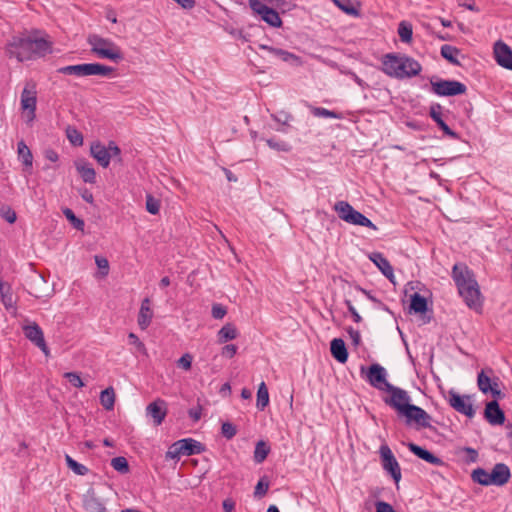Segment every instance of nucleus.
Masks as SVG:
<instances>
[{
  "label": "nucleus",
  "instance_id": "412c9836",
  "mask_svg": "<svg viewBox=\"0 0 512 512\" xmlns=\"http://www.w3.org/2000/svg\"><path fill=\"white\" fill-rule=\"evenodd\" d=\"M442 106L440 104H433L430 107L429 115L430 117L437 123L438 127L443 131V133L453 139H458L459 135L453 131L442 119Z\"/></svg>",
  "mask_w": 512,
  "mask_h": 512
},
{
  "label": "nucleus",
  "instance_id": "dca6fc26",
  "mask_svg": "<svg viewBox=\"0 0 512 512\" xmlns=\"http://www.w3.org/2000/svg\"><path fill=\"white\" fill-rule=\"evenodd\" d=\"M495 60L501 67L512 71V49L503 41L494 44Z\"/></svg>",
  "mask_w": 512,
  "mask_h": 512
},
{
  "label": "nucleus",
  "instance_id": "c03bdc74",
  "mask_svg": "<svg viewBox=\"0 0 512 512\" xmlns=\"http://www.w3.org/2000/svg\"><path fill=\"white\" fill-rule=\"evenodd\" d=\"M334 4L348 15L357 16L359 11L351 0H332Z\"/></svg>",
  "mask_w": 512,
  "mask_h": 512
},
{
  "label": "nucleus",
  "instance_id": "473e14b6",
  "mask_svg": "<svg viewBox=\"0 0 512 512\" xmlns=\"http://www.w3.org/2000/svg\"><path fill=\"white\" fill-rule=\"evenodd\" d=\"M440 53L441 56L449 63L458 66L460 65V62L457 59V55L460 54V50L458 48L445 44L441 47Z\"/></svg>",
  "mask_w": 512,
  "mask_h": 512
},
{
  "label": "nucleus",
  "instance_id": "f3484780",
  "mask_svg": "<svg viewBox=\"0 0 512 512\" xmlns=\"http://www.w3.org/2000/svg\"><path fill=\"white\" fill-rule=\"evenodd\" d=\"M146 414L153 419L155 426H159L167 415V403L163 399H156L146 407Z\"/></svg>",
  "mask_w": 512,
  "mask_h": 512
},
{
  "label": "nucleus",
  "instance_id": "72a5a7b5",
  "mask_svg": "<svg viewBox=\"0 0 512 512\" xmlns=\"http://www.w3.org/2000/svg\"><path fill=\"white\" fill-rule=\"evenodd\" d=\"M334 210L337 212L340 219L345 222L350 221L349 215L353 214L355 209L347 201H338L334 205Z\"/></svg>",
  "mask_w": 512,
  "mask_h": 512
},
{
  "label": "nucleus",
  "instance_id": "bb28decb",
  "mask_svg": "<svg viewBox=\"0 0 512 512\" xmlns=\"http://www.w3.org/2000/svg\"><path fill=\"white\" fill-rule=\"evenodd\" d=\"M0 298L7 310L15 307L16 297L12 291L11 285L4 280H0Z\"/></svg>",
  "mask_w": 512,
  "mask_h": 512
},
{
  "label": "nucleus",
  "instance_id": "2f4dec72",
  "mask_svg": "<svg viewBox=\"0 0 512 512\" xmlns=\"http://www.w3.org/2000/svg\"><path fill=\"white\" fill-rule=\"evenodd\" d=\"M350 221L347 223L353 224V225H359L363 227H367L373 230H377V226L372 223L370 219H368L365 215H363L361 212L355 210L353 214L349 215Z\"/></svg>",
  "mask_w": 512,
  "mask_h": 512
},
{
  "label": "nucleus",
  "instance_id": "ea45409f",
  "mask_svg": "<svg viewBox=\"0 0 512 512\" xmlns=\"http://www.w3.org/2000/svg\"><path fill=\"white\" fill-rule=\"evenodd\" d=\"M260 17L272 27H280L282 25V20L278 12L271 7H268Z\"/></svg>",
  "mask_w": 512,
  "mask_h": 512
},
{
  "label": "nucleus",
  "instance_id": "603ef678",
  "mask_svg": "<svg viewBox=\"0 0 512 512\" xmlns=\"http://www.w3.org/2000/svg\"><path fill=\"white\" fill-rule=\"evenodd\" d=\"M67 137L69 141L75 146H81L83 144L82 134L75 128L67 129Z\"/></svg>",
  "mask_w": 512,
  "mask_h": 512
},
{
  "label": "nucleus",
  "instance_id": "9d476101",
  "mask_svg": "<svg viewBox=\"0 0 512 512\" xmlns=\"http://www.w3.org/2000/svg\"><path fill=\"white\" fill-rule=\"evenodd\" d=\"M379 452L383 469L391 475L396 483H398L401 479V468L391 449L388 445L384 444L380 446Z\"/></svg>",
  "mask_w": 512,
  "mask_h": 512
},
{
  "label": "nucleus",
  "instance_id": "de8ad7c7",
  "mask_svg": "<svg viewBox=\"0 0 512 512\" xmlns=\"http://www.w3.org/2000/svg\"><path fill=\"white\" fill-rule=\"evenodd\" d=\"M312 114L316 117H323V118H334V119H341L342 115L336 111L328 110L326 108L322 107H314L311 110Z\"/></svg>",
  "mask_w": 512,
  "mask_h": 512
},
{
  "label": "nucleus",
  "instance_id": "0e129e2a",
  "mask_svg": "<svg viewBox=\"0 0 512 512\" xmlns=\"http://www.w3.org/2000/svg\"><path fill=\"white\" fill-rule=\"evenodd\" d=\"M211 314L215 319H222L227 314V309L221 304H213Z\"/></svg>",
  "mask_w": 512,
  "mask_h": 512
},
{
  "label": "nucleus",
  "instance_id": "864d4df0",
  "mask_svg": "<svg viewBox=\"0 0 512 512\" xmlns=\"http://www.w3.org/2000/svg\"><path fill=\"white\" fill-rule=\"evenodd\" d=\"M221 433L223 437L230 440L237 434V428L231 422H223L221 426Z\"/></svg>",
  "mask_w": 512,
  "mask_h": 512
},
{
  "label": "nucleus",
  "instance_id": "a878e982",
  "mask_svg": "<svg viewBox=\"0 0 512 512\" xmlns=\"http://www.w3.org/2000/svg\"><path fill=\"white\" fill-rule=\"evenodd\" d=\"M24 335L36 346H44V334L40 326L33 322L23 327Z\"/></svg>",
  "mask_w": 512,
  "mask_h": 512
},
{
  "label": "nucleus",
  "instance_id": "0eeeda50",
  "mask_svg": "<svg viewBox=\"0 0 512 512\" xmlns=\"http://www.w3.org/2000/svg\"><path fill=\"white\" fill-rule=\"evenodd\" d=\"M432 91L439 96H456L464 94L467 87L456 80H430Z\"/></svg>",
  "mask_w": 512,
  "mask_h": 512
},
{
  "label": "nucleus",
  "instance_id": "e433bc0d",
  "mask_svg": "<svg viewBox=\"0 0 512 512\" xmlns=\"http://www.w3.org/2000/svg\"><path fill=\"white\" fill-rule=\"evenodd\" d=\"M100 403L106 410H112L115 404V391L113 387H108L100 393Z\"/></svg>",
  "mask_w": 512,
  "mask_h": 512
},
{
  "label": "nucleus",
  "instance_id": "f03ea898",
  "mask_svg": "<svg viewBox=\"0 0 512 512\" xmlns=\"http://www.w3.org/2000/svg\"><path fill=\"white\" fill-rule=\"evenodd\" d=\"M452 278L467 306L475 310L481 308V292L472 270L465 264L456 263L452 269Z\"/></svg>",
  "mask_w": 512,
  "mask_h": 512
},
{
  "label": "nucleus",
  "instance_id": "423d86ee",
  "mask_svg": "<svg viewBox=\"0 0 512 512\" xmlns=\"http://www.w3.org/2000/svg\"><path fill=\"white\" fill-rule=\"evenodd\" d=\"M386 392L390 394V397L384 398L385 404L395 409L400 415L408 406L412 405L410 403L411 398L406 390L387 384Z\"/></svg>",
  "mask_w": 512,
  "mask_h": 512
},
{
  "label": "nucleus",
  "instance_id": "bf43d9fd",
  "mask_svg": "<svg viewBox=\"0 0 512 512\" xmlns=\"http://www.w3.org/2000/svg\"><path fill=\"white\" fill-rule=\"evenodd\" d=\"M129 343L134 345L136 350L142 354H146V347L143 342L140 341L138 336L134 333H129L128 335Z\"/></svg>",
  "mask_w": 512,
  "mask_h": 512
},
{
  "label": "nucleus",
  "instance_id": "69168bd1",
  "mask_svg": "<svg viewBox=\"0 0 512 512\" xmlns=\"http://www.w3.org/2000/svg\"><path fill=\"white\" fill-rule=\"evenodd\" d=\"M345 305L347 306V309L348 311L351 313L352 317H353V320L356 322V323H360L362 321V317L360 316V314L357 312V310L355 309V307L352 305V302L348 299L345 300Z\"/></svg>",
  "mask_w": 512,
  "mask_h": 512
},
{
  "label": "nucleus",
  "instance_id": "338daca9",
  "mask_svg": "<svg viewBox=\"0 0 512 512\" xmlns=\"http://www.w3.org/2000/svg\"><path fill=\"white\" fill-rule=\"evenodd\" d=\"M375 507L376 512H396L391 504L384 501H377Z\"/></svg>",
  "mask_w": 512,
  "mask_h": 512
},
{
  "label": "nucleus",
  "instance_id": "aec40b11",
  "mask_svg": "<svg viewBox=\"0 0 512 512\" xmlns=\"http://www.w3.org/2000/svg\"><path fill=\"white\" fill-rule=\"evenodd\" d=\"M407 447L418 458H420L432 465L443 466L445 464L441 458H439L438 456L434 455L429 450H427L415 443H408Z\"/></svg>",
  "mask_w": 512,
  "mask_h": 512
},
{
  "label": "nucleus",
  "instance_id": "09e8293b",
  "mask_svg": "<svg viewBox=\"0 0 512 512\" xmlns=\"http://www.w3.org/2000/svg\"><path fill=\"white\" fill-rule=\"evenodd\" d=\"M477 383H478L479 390L481 392H483L484 394H487L489 392V390H491V387L493 385L491 383L490 377L485 375L484 371H481L478 374Z\"/></svg>",
  "mask_w": 512,
  "mask_h": 512
},
{
  "label": "nucleus",
  "instance_id": "f8f14e48",
  "mask_svg": "<svg viewBox=\"0 0 512 512\" xmlns=\"http://www.w3.org/2000/svg\"><path fill=\"white\" fill-rule=\"evenodd\" d=\"M386 370L384 367H382L380 364L375 363L368 367L366 372V380L369 382V384L378 389L387 391V384H390L386 380Z\"/></svg>",
  "mask_w": 512,
  "mask_h": 512
},
{
  "label": "nucleus",
  "instance_id": "39448f33",
  "mask_svg": "<svg viewBox=\"0 0 512 512\" xmlns=\"http://www.w3.org/2000/svg\"><path fill=\"white\" fill-rule=\"evenodd\" d=\"M90 153L103 168L109 166L111 158L117 157L121 161V150L114 141H110L108 146L100 141L94 142L91 144Z\"/></svg>",
  "mask_w": 512,
  "mask_h": 512
},
{
  "label": "nucleus",
  "instance_id": "3c124183",
  "mask_svg": "<svg viewBox=\"0 0 512 512\" xmlns=\"http://www.w3.org/2000/svg\"><path fill=\"white\" fill-rule=\"evenodd\" d=\"M146 210L153 215L159 213L160 210V200L152 196L151 194L146 195Z\"/></svg>",
  "mask_w": 512,
  "mask_h": 512
},
{
  "label": "nucleus",
  "instance_id": "a211bd4d",
  "mask_svg": "<svg viewBox=\"0 0 512 512\" xmlns=\"http://www.w3.org/2000/svg\"><path fill=\"white\" fill-rule=\"evenodd\" d=\"M484 417L491 425H502L505 422V414L497 400H492L486 404Z\"/></svg>",
  "mask_w": 512,
  "mask_h": 512
},
{
  "label": "nucleus",
  "instance_id": "6ab92c4d",
  "mask_svg": "<svg viewBox=\"0 0 512 512\" xmlns=\"http://www.w3.org/2000/svg\"><path fill=\"white\" fill-rule=\"evenodd\" d=\"M511 478L510 468L505 463H497L490 472L491 485L503 486Z\"/></svg>",
  "mask_w": 512,
  "mask_h": 512
},
{
  "label": "nucleus",
  "instance_id": "f704fd0d",
  "mask_svg": "<svg viewBox=\"0 0 512 512\" xmlns=\"http://www.w3.org/2000/svg\"><path fill=\"white\" fill-rule=\"evenodd\" d=\"M269 404V392L265 382H261L258 386L256 406L263 411Z\"/></svg>",
  "mask_w": 512,
  "mask_h": 512
},
{
  "label": "nucleus",
  "instance_id": "20e7f679",
  "mask_svg": "<svg viewBox=\"0 0 512 512\" xmlns=\"http://www.w3.org/2000/svg\"><path fill=\"white\" fill-rule=\"evenodd\" d=\"M112 72H114V68L101 64V63H83L77 65H68L64 67H60L57 69V73L63 75H74L77 77H86V76H103L107 77Z\"/></svg>",
  "mask_w": 512,
  "mask_h": 512
},
{
  "label": "nucleus",
  "instance_id": "a19ab883",
  "mask_svg": "<svg viewBox=\"0 0 512 512\" xmlns=\"http://www.w3.org/2000/svg\"><path fill=\"white\" fill-rule=\"evenodd\" d=\"M259 48L268 51L272 55L281 58L285 62L289 61L290 59L296 58L294 54L280 48H274L264 44H260Z\"/></svg>",
  "mask_w": 512,
  "mask_h": 512
},
{
  "label": "nucleus",
  "instance_id": "6e6552de",
  "mask_svg": "<svg viewBox=\"0 0 512 512\" xmlns=\"http://www.w3.org/2000/svg\"><path fill=\"white\" fill-rule=\"evenodd\" d=\"M37 91L35 84L27 83L21 93V109L25 112L28 122L36 117Z\"/></svg>",
  "mask_w": 512,
  "mask_h": 512
},
{
  "label": "nucleus",
  "instance_id": "b1692460",
  "mask_svg": "<svg viewBox=\"0 0 512 512\" xmlns=\"http://www.w3.org/2000/svg\"><path fill=\"white\" fill-rule=\"evenodd\" d=\"M369 259L379 268L382 274L393 282L394 273L389 261L379 252L370 254Z\"/></svg>",
  "mask_w": 512,
  "mask_h": 512
},
{
  "label": "nucleus",
  "instance_id": "052dcab7",
  "mask_svg": "<svg viewBox=\"0 0 512 512\" xmlns=\"http://www.w3.org/2000/svg\"><path fill=\"white\" fill-rule=\"evenodd\" d=\"M269 489V482H265L263 479H260L255 486L254 496L257 498H262L266 495Z\"/></svg>",
  "mask_w": 512,
  "mask_h": 512
},
{
  "label": "nucleus",
  "instance_id": "a18cd8bd",
  "mask_svg": "<svg viewBox=\"0 0 512 512\" xmlns=\"http://www.w3.org/2000/svg\"><path fill=\"white\" fill-rule=\"evenodd\" d=\"M63 214L65 215L66 219L72 224V226L77 230H83L85 223L82 219L78 218L74 212L70 208H65L63 210Z\"/></svg>",
  "mask_w": 512,
  "mask_h": 512
},
{
  "label": "nucleus",
  "instance_id": "9b49d317",
  "mask_svg": "<svg viewBox=\"0 0 512 512\" xmlns=\"http://www.w3.org/2000/svg\"><path fill=\"white\" fill-rule=\"evenodd\" d=\"M28 292L35 298H42L49 297L53 289L42 274L35 272L28 278Z\"/></svg>",
  "mask_w": 512,
  "mask_h": 512
},
{
  "label": "nucleus",
  "instance_id": "79ce46f5",
  "mask_svg": "<svg viewBox=\"0 0 512 512\" xmlns=\"http://www.w3.org/2000/svg\"><path fill=\"white\" fill-rule=\"evenodd\" d=\"M65 461L68 468L71 469L77 475L84 476L89 471L85 465L78 463L68 454L65 455Z\"/></svg>",
  "mask_w": 512,
  "mask_h": 512
},
{
  "label": "nucleus",
  "instance_id": "774afa93",
  "mask_svg": "<svg viewBox=\"0 0 512 512\" xmlns=\"http://www.w3.org/2000/svg\"><path fill=\"white\" fill-rule=\"evenodd\" d=\"M347 332L352 339V343L354 346H358L361 342V335L358 330H355L353 327H348Z\"/></svg>",
  "mask_w": 512,
  "mask_h": 512
},
{
  "label": "nucleus",
  "instance_id": "2eb2a0df",
  "mask_svg": "<svg viewBox=\"0 0 512 512\" xmlns=\"http://www.w3.org/2000/svg\"><path fill=\"white\" fill-rule=\"evenodd\" d=\"M401 61L402 55L394 53L384 55L382 59L383 72L390 77L400 79V72L402 71Z\"/></svg>",
  "mask_w": 512,
  "mask_h": 512
},
{
  "label": "nucleus",
  "instance_id": "4c0bfd02",
  "mask_svg": "<svg viewBox=\"0 0 512 512\" xmlns=\"http://www.w3.org/2000/svg\"><path fill=\"white\" fill-rule=\"evenodd\" d=\"M270 453V446L263 440L256 443L254 450V461L258 464L262 463Z\"/></svg>",
  "mask_w": 512,
  "mask_h": 512
},
{
  "label": "nucleus",
  "instance_id": "ddd939ff",
  "mask_svg": "<svg viewBox=\"0 0 512 512\" xmlns=\"http://www.w3.org/2000/svg\"><path fill=\"white\" fill-rule=\"evenodd\" d=\"M401 415L406 417L407 424H410L412 421H414L420 427H431V416L419 406L412 404L411 406H408Z\"/></svg>",
  "mask_w": 512,
  "mask_h": 512
},
{
  "label": "nucleus",
  "instance_id": "4d7b16f0",
  "mask_svg": "<svg viewBox=\"0 0 512 512\" xmlns=\"http://www.w3.org/2000/svg\"><path fill=\"white\" fill-rule=\"evenodd\" d=\"M183 455V450L180 448L179 440L174 442L166 452V459H179Z\"/></svg>",
  "mask_w": 512,
  "mask_h": 512
},
{
  "label": "nucleus",
  "instance_id": "393cba45",
  "mask_svg": "<svg viewBox=\"0 0 512 512\" xmlns=\"http://www.w3.org/2000/svg\"><path fill=\"white\" fill-rule=\"evenodd\" d=\"M330 352L339 363L344 364L347 362L348 351L343 339L334 338L330 343Z\"/></svg>",
  "mask_w": 512,
  "mask_h": 512
},
{
  "label": "nucleus",
  "instance_id": "cd10ccee",
  "mask_svg": "<svg viewBox=\"0 0 512 512\" xmlns=\"http://www.w3.org/2000/svg\"><path fill=\"white\" fill-rule=\"evenodd\" d=\"M75 167L85 183H95L96 172L90 163L85 160H80L75 162Z\"/></svg>",
  "mask_w": 512,
  "mask_h": 512
},
{
  "label": "nucleus",
  "instance_id": "5701e85b",
  "mask_svg": "<svg viewBox=\"0 0 512 512\" xmlns=\"http://www.w3.org/2000/svg\"><path fill=\"white\" fill-rule=\"evenodd\" d=\"M410 313L425 315L428 310L427 299L415 292L411 295L410 298ZM424 323H428L431 320V317L423 316Z\"/></svg>",
  "mask_w": 512,
  "mask_h": 512
},
{
  "label": "nucleus",
  "instance_id": "7c9ffc66",
  "mask_svg": "<svg viewBox=\"0 0 512 512\" xmlns=\"http://www.w3.org/2000/svg\"><path fill=\"white\" fill-rule=\"evenodd\" d=\"M17 146L18 158L24 165V170L30 171L33 165V155L31 150L23 140L19 141Z\"/></svg>",
  "mask_w": 512,
  "mask_h": 512
},
{
  "label": "nucleus",
  "instance_id": "4be33fe9",
  "mask_svg": "<svg viewBox=\"0 0 512 512\" xmlns=\"http://www.w3.org/2000/svg\"><path fill=\"white\" fill-rule=\"evenodd\" d=\"M401 66L400 79L417 76L422 70V66L418 61L406 55H402Z\"/></svg>",
  "mask_w": 512,
  "mask_h": 512
},
{
  "label": "nucleus",
  "instance_id": "13d9d810",
  "mask_svg": "<svg viewBox=\"0 0 512 512\" xmlns=\"http://www.w3.org/2000/svg\"><path fill=\"white\" fill-rule=\"evenodd\" d=\"M249 7L254 13L261 16L269 6L261 0H249Z\"/></svg>",
  "mask_w": 512,
  "mask_h": 512
},
{
  "label": "nucleus",
  "instance_id": "c756f323",
  "mask_svg": "<svg viewBox=\"0 0 512 512\" xmlns=\"http://www.w3.org/2000/svg\"><path fill=\"white\" fill-rule=\"evenodd\" d=\"M153 317V311L150 308L149 298H145L140 307L138 314V325L142 330H145L151 323Z\"/></svg>",
  "mask_w": 512,
  "mask_h": 512
},
{
  "label": "nucleus",
  "instance_id": "c85d7f7f",
  "mask_svg": "<svg viewBox=\"0 0 512 512\" xmlns=\"http://www.w3.org/2000/svg\"><path fill=\"white\" fill-rule=\"evenodd\" d=\"M180 448L183 450V455L191 456L200 454L205 450L204 445L192 438H185L179 440Z\"/></svg>",
  "mask_w": 512,
  "mask_h": 512
},
{
  "label": "nucleus",
  "instance_id": "5fc2aeb1",
  "mask_svg": "<svg viewBox=\"0 0 512 512\" xmlns=\"http://www.w3.org/2000/svg\"><path fill=\"white\" fill-rule=\"evenodd\" d=\"M64 378H66L69 383L76 387V388H82L85 386L84 382L82 381L80 375L77 372H66L64 373Z\"/></svg>",
  "mask_w": 512,
  "mask_h": 512
},
{
  "label": "nucleus",
  "instance_id": "1a4fd4ad",
  "mask_svg": "<svg viewBox=\"0 0 512 512\" xmlns=\"http://www.w3.org/2000/svg\"><path fill=\"white\" fill-rule=\"evenodd\" d=\"M448 403L458 413L473 418L475 415V409L470 395H460L454 390L448 392Z\"/></svg>",
  "mask_w": 512,
  "mask_h": 512
},
{
  "label": "nucleus",
  "instance_id": "f257e3e1",
  "mask_svg": "<svg viewBox=\"0 0 512 512\" xmlns=\"http://www.w3.org/2000/svg\"><path fill=\"white\" fill-rule=\"evenodd\" d=\"M6 54L19 62L43 57L52 51V44L44 38L32 35H15L6 44Z\"/></svg>",
  "mask_w": 512,
  "mask_h": 512
},
{
  "label": "nucleus",
  "instance_id": "58836bf2",
  "mask_svg": "<svg viewBox=\"0 0 512 512\" xmlns=\"http://www.w3.org/2000/svg\"><path fill=\"white\" fill-rule=\"evenodd\" d=\"M490 473L487 472L484 468H476L471 473V479L473 482L478 483L483 486H490Z\"/></svg>",
  "mask_w": 512,
  "mask_h": 512
},
{
  "label": "nucleus",
  "instance_id": "49530a36",
  "mask_svg": "<svg viewBox=\"0 0 512 512\" xmlns=\"http://www.w3.org/2000/svg\"><path fill=\"white\" fill-rule=\"evenodd\" d=\"M111 466L119 473L126 474L129 472V464L125 457L118 456L111 460Z\"/></svg>",
  "mask_w": 512,
  "mask_h": 512
},
{
  "label": "nucleus",
  "instance_id": "c9c22d12",
  "mask_svg": "<svg viewBox=\"0 0 512 512\" xmlns=\"http://www.w3.org/2000/svg\"><path fill=\"white\" fill-rule=\"evenodd\" d=\"M237 337V329L231 324H225L218 332V341L220 343H226L229 340H233Z\"/></svg>",
  "mask_w": 512,
  "mask_h": 512
},
{
  "label": "nucleus",
  "instance_id": "4468645a",
  "mask_svg": "<svg viewBox=\"0 0 512 512\" xmlns=\"http://www.w3.org/2000/svg\"><path fill=\"white\" fill-rule=\"evenodd\" d=\"M83 507L87 512H106L105 499L94 488L83 495Z\"/></svg>",
  "mask_w": 512,
  "mask_h": 512
},
{
  "label": "nucleus",
  "instance_id": "37998d69",
  "mask_svg": "<svg viewBox=\"0 0 512 512\" xmlns=\"http://www.w3.org/2000/svg\"><path fill=\"white\" fill-rule=\"evenodd\" d=\"M398 34L402 42L409 43L412 40V25L406 21H402L398 26Z\"/></svg>",
  "mask_w": 512,
  "mask_h": 512
},
{
  "label": "nucleus",
  "instance_id": "8fccbe9b",
  "mask_svg": "<svg viewBox=\"0 0 512 512\" xmlns=\"http://www.w3.org/2000/svg\"><path fill=\"white\" fill-rule=\"evenodd\" d=\"M266 143L271 149L276 151L289 152L291 150L290 144L285 141L270 138L266 140Z\"/></svg>",
  "mask_w": 512,
  "mask_h": 512
},
{
  "label": "nucleus",
  "instance_id": "6e6d98bb",
  "mask_svg": "<svg viewBox=\"0 0 512 512\" xmlns=\"http://www.w3.org/2000/svg\"><path fill=\"white\" fill-rule=\"evenodd\" d=\"M0 215L10 224H13L17 219L16 212L10 206H2Z\"/></svg>",
  "mask_w": 512,
  "mask_h": 512
},
{
  "label": "nucleus",
  "instance_id": "e2e57ef3",
  "mask_svg": "<svg viewBox=\"0 0 512 512\" xmlns=\"http://www.w3.org/2000/svg\"><path fill=\"white\" fill-rule=\"evenodd\" d=\"M95 262L98 268L100 269L102 275L106 276L109 273V262L106 258L95 256Z\"/></svg>",
  "mask_w": 512,
  "mask_h": 512
},
{
  "label": "nucleus",
  "instance_id": "680f3d73",
  "mask_svg": "<svg viewBox=\"0 0 512 512\" xmlns=\"http://www.w3.org/2000/svg\"><path fill=\"white\" fill-rule=\"evenodd\" d=\"M192 360H193L192 355L189 353H185L177 360V365H178V367H180L184 370H189L192 365Z\"/></svg>",
  "mask_w": 512,
  "mask_h": 512
},
{
  "label": "nucleus",
  "instance_id": "7ed1b4c3",
  "mask_svg": "<svg viewBox=\"0 0 512 512\" xmlns=\"http://www.w3.org/2000/svg\"><path fill=\"white\" fill-rule=\"evenodd\" d=\"M87 42L91 46V52L101 59H109L115 63L124 59L120 47L111 39L103 38L97 34H90Z\"/></svg>",
  "mask_w": 512,
  "mask_h": 512
}]
</instances>
